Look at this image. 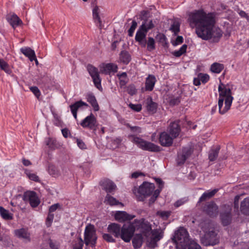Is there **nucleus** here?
Here are the masks:
<instances>
[{
    "label": "nucleus",
    "mask_w": 249,
    "mask_h": 249,
    "mask_svg": "<svg viewBox=\"0 0 249 249\" xmlns=\"http://www.w3.org/2000/svg\"><path fill=\"white\" fill-rule=\"evenodd\" d=\"M84 106L87 107L89 105L86 103L82 101H79L76 102L73 104L70 105V108L71 111H75L77 112L79 109H80Z\"/></svg>",
    "instance_id": "33"
},
{
    "label": "nucleus",
    "mask_w": 249,
    "mask_h": 249,
    "mask_svg": "<svg viewBox=\"0 0 249 249\" xmlns=\"http://www.w3.org/2000/svg\"><path fill=\"white\" fill-rule=\"evenodd\" d=\"M157 213L164 219H166L170 215V212L167 211L158 212Z\"/></svg>",
    "instance_id": "58"
},
{
    "label": "nucleus",
    "mask_w": 249,
    "mask_h": 249,
    "mask_svg": "<svg viewBox=\"0 0 249 249\" xmlns=\"http://www.w3.org/2000/svg\"><path fill=\"white\" fill-rule=\"evenodd\" d=\"M104 202L106 204L110 206L120 205L122 207L124 206L122 202H119L115 197L109 194H107L105 197Z\"/></svg>",
    "instance_id": "28"
},
{
    "label": "nucleus",
    "mask_w": 249,
    "mask_h": 249,
    "mask_svg": "<svg viewBox=\"0 0 249 249\" xmlns=\"http://www.w3.org/2000/svg\"><path fill=\"white\" fill-rule=\"evenodd\" d=\"M97 236L94 226L89 224L86 227L84 231V242L86 246H90L92 248L95 246Z\"/></svg>",
    "instance_id": "8"
},
{
    "label": "nucleus",
    "mask_w": 249,
    "mask_h": 249,
    "mask_svg": "<svg viewBox=\"0 0 249 249\" xmlns=\"http://www.w3.org/2000/svg\"><path fill=\"white\" fill-rule=\"evenodd\" d=\"M117 76L120 80V85L121 86H124L127 82V74L126 72H123L121 73H118Z\"/></svg>",
    "instance_id": "43"
},
{
    "label": "nucleus",
    "mask_w": 249,
    "mask_h": 249,
    "mask_svg": "<svg viewBox=\"0 0 249 249\" xmlns=\"http://www.w3.org/2000/svg\"><path fill=\"white\" fill-rule=\"evenodd\" d=\"M20 52L26 57H27L31 61H34L36 59V54L35 51L29 47H22L20 49Z\"/></svg>",
    "instance_id": "25"
},
{
    "label": "nucleus",
    "mask_w": 249,
    "mask_h": 249,
    "mask_svg": "<svg viewBox=\"0 0 249 249\" xmlns=\"http://www.w3.org/2000/svg\"><path fill=\"white\" fill-rule=\"evenodd\" d=\"M192 153L193 150L190 146L184 147L180 149L178 152L176 159L177 164L179 166L183 165Z\"/></svg>",
    "instance_id": "10"
},
{
    "label": "nucleus",
    "mask_w": 249,
    "mask_h": 249,
    "mask_svg": "<svg viewBox=\"0 0 249 249\" xmlns=\"http://www.w3.org/2000/svg\"><path fill=\"white\" fill-rule=\"evenodd\" d=\"M54 218V214L53 213H49L47 216L46 220V225L48 227L51 226Z\"/></svg>",
    "instance_id": "54"
},
{
    "label": "nucleus",
    "mask_w": 249,
    "mask_h": 249,
    "mask_svg": "<svg viewBox=\"0 0 249 249\" xmlns=\"http://www.w3.org/2000/svg\"><path fill=\"white\" fill-rule=\"evenodd\" d=\"M225 211L221 212L220 217L222 224L224 226L229 225L231 220V205H225L223 206Z\"/></svg>",
    "instance_id": "13"
},
{
    "label": "nucleus",
    "mask_w": 249,
    "mask_h": 249,
    "mask_svg": "<svg viewBox=\"0 0 249 249\" xmlns=\"http://www.w3.org/2000/svg\"><path fill=\"white\" fill-rule=\"evenodd\" d=\"M201 227L204 234L201 238L202 244L205 246H213L217 244L219 241L217 233L214 231V227L210 222H205L201 224Z\"/></svg>",
    "instance_id": "4"
},
{
    "label": "nucleus",
    "mask_w": 249,
    "mask_h": 249,
    "mask_svg": "<svg viewBox=\"0 0 249 249\" xmlns=\"http://www.w3.org/2000/svg\"><path fill=\"white\" fill-rule=\"evenodd\" d=\"M179 24L177 22H174L170 27V30L175 34H177L179 31Z\"/></svg>",
    "instance_id": "50"
},
{
    "label": "nucleus",
    "mask_w": 249,
    "mask_h": 249,
    "mask_svg": "<svg viewBox=\"0 0 249 249\" xmlns=\"http://www.w3.org/2000/svg\"><path fill=\"white\" fill-rule=\"evenodd\" d=\"M30 89L37 98L39 97L40 91L37 87H31L30 88Z\"/></svg>",
    "instance_id": "56"
},
{
    "label": "nucleus",
    "mask_w": 249,
    "mask_h": 249,
    "mask_svg": "<svg viewBox=\"0 0 249 249\" xmlns=\"http://www.w3.org/2000/svg\"><path fill=\"white\" fill-rule=\"evenodd\" d=\"M137 26V23L136 21L133 20L132 22V24L130 28L128 31V35L130 36H132L133 35V33Z\"/></svg>",
    "instance_id": "52"
},
{
    "label": "nucleus",
    "mask_w": 249,
    "mask_h": 249,
    "mask_svg": "<svg viewBox=\"0 0 249 249\" xmlns=\"http://www.w3.org/2000/svg\"><path fill=\"white\" fill-rule=\"evenodd\" d=\"M59 208H60V205L58 203L52 205L49 208V213H52L53 212L55 211Z\"/></svg>",
    "instance_id": "59"
},
{
    "label": "nucleus",
    "mask_w": 249,
    "mask_h": 249,
    "mask_svg": "<svg viewBox=\"0 0 249 249\" xmlns=\"http://www.w3.org/2000/svg\"><path fill=\"white\" fill-rule=\"evenodd\" d=\"M129 107L134 111L139 112L142 110V105L140 104H129Z\"/></svg>",
    "instance_id": "55"
},
{
    "label": "nucleus",
    "mask_w": 249,
    "mask_h": 249,
    "mask_svg": "<svg viewBox=\"0 0 249 249\" xmlns=\"http://www.w3.org/2000/svg\"><path fill=\"white\" fill-rule=\"evenodd\" d=\"M180 102V99L178 97L174 98L170 100V103L172 105L178 104Z\"/></svg>",
    "instance_id": "62"
},
{
    "label": "nucleus",
    "mask_w": 249,
    "mask_h": 249,
    "mask_svg": "<svg viewBox=\"0 0 249 249\" xmlns=\"http://www.w3.org/2000/svg\"><path fill=\"white\" fill-rule=\"evenodd\" d=\"M84 241L81 237H79L75 241L73 245V249H83Z\"/></svg>",
    "instance_id": "46"
},
{
    "label": "nucleus",
    "mask_w": 249,
    "mask_h": 249,
    "mask_svg": "<svg viewBox=\"0 0 249 249\" xmlns=\"http://www.w3.org/2000/svg\"><path fill=\"white\" fill-rule=\"evenodd\" d=\"M61 131H62V133L63 134V136L65 138L68 137L69 134H70V131L67 128L62 129Z\"/></svg>",
    "instance_id": "64"
},
{
    "label": "nucleus",
    "mask_w": 249,
    "mask_h": 249,
    "mask_svg": "<svg viewBox=\"0 0 249 249\" xmlns=\"http://www.w3.org/2000/svg\"><path fill=\"white\" fill-rule=\"evenodd\" d=\"M199 76V78L200 79L201 82H202V83L205 84L207 83L210 79V77L208 74L200 73L198 74Z\"/></svg>",
    "instance_id": "51"
},
{
    "label": "nucleus",
    "mask_w": 249,
    "mask_h": 249,
    "mask_svg": "<svg viewBox=\"0 0 249 249\" xmlns=\"http://www.w3.org/2000/svg\"><path fill=\"white\" fill-rule=\"evenodd\" d=\"M86 99L92 107L94 111H97L99 110V107L97 102L95 96L92 93H88L86 96Z\"/></svg>",
    "instance_id": "31"
},
{
    "label": "nucleus",
    "mask_w": 249,
    "mask_h": 249,
    "mask_svg": "<svg viewBox=\"0 0 249 249\" xmlns=\"http://www.w3.org/2000/svg\"><path fill=\"white\" fill-rule=\"evenodd\" d=\"M156 79L153 75H149L146 78L145 89L146 90L152 91L156 82Z\"/></svg>",
    "instance_id": "21"
},
{
    "label": "nucleus",
    "mask_w": 249,
    "mask_h": 249,
    "mask_svg": "<svg viewBox=\"0 0 249 249\" xmlns=\"http://www.w3.org/2000/svg\"><path fill=\"white\" fill-rule=\"evenodd\" d=\"M146 108L149 112L154 113L156 111L157 104L152 101L151 97L147 98L146 100Z\"/></svg>",
    "instance_id": "34"
},
{
    "label": "nucleus",
    "mask_w": 249,
    "mask_h": 249,
    "mask_svg": "<svg viewBox=\"0 0 249 249\" xmlns=\"http://www.w3.org/2000/svg\"><path fill=\"white\" fill-rule=\"evenodd\" d=\"M218 189H214L212 190H208L205 192L199 198L198 202L204 201L208 199L212 198L218 192Z\"/></svg>",
    "instance_id": "29"
},
{
    "label": "nucleus",
    "mask_w": 249,
    "mask_h": 249,
    "mask_svg": "<svg viewBox=\"0 0 249 249\" xmlns=\"http://www.w3.org/2000/svg\"><path fill=\"white\" fill-rule=\"evenodd\" d=\"M46 144L48 146V147L52 150L55 149L58 147L56 141L52 138H48L46 139Z\"/></svg>",
    "instance_id": "41"
},
{
    "label": "nucleus",
    "mask_w": 249,
    "mask_h": 249,
    "mask_svg": "<svg viewBox=\"0 0 249 249\" xmlns=\"http://www.w3.org/2000/svg\"><path fill=\"white\" fill-rule=\"evenodd\" d=\"M104 189L107 193H112L116 188L115 184L109 180H106L102 183Z\"/></svg>",
    "instance_id": "27"
},
{
    "label": "nucleus",
    "mask_w": 249,
    "mask_h": 249,
    "mask_svg": "<svg viewBox=\"0 0 249 249\" xmlns=\"http://www.w3.org/2000/svg\"><path fill=\"white\" fill-rule=\"evenodd\" d=\"M187 47V46L186 45H183L178 50H177L173 52V54L176 57L180 56L186 52Z\"/></svg>",
    "instance_id": "45"
},
{
    "label": "nucleus",
    "mask_w": 249,
    "mask_h": 249,
    "mask_svg": "<svg viewBox=\"0 0 249 249\" xmlns=\"http://www.w3.org/2000/svg\"><path fill=\"white\" fill-rule=\"evenodd\" d=\"M6 19L13 27H17L22 23L19 18L14 14L8 15Z\"/></svg>",
    "instance_id": "26"
},
{
    "label": "nucleus",
    "mask_w": 249,
    "mask_h": 249,
    "mask_svg": "<svg viewBox=\"0 0 249 249\" xmlns=\"http://www.w3.org/2000/svg\"><path fill=\"white\" fill-rule=\"evenodd\" d=\"M26 196L29 198L30 204L33 207H37L40 201L36 193L34 192H29L26 194Z\"/></svg>",
    "instance_id": "22"
},
{
    "label": "nucleus",
    "mask_w": 249,
    "mask_h": 249,
    "mask_svg": "<svg viewBox=\"0 0 249 249\" xmlns=\"http://www.w3.org/2000/svg\"><path fill=\"white\" fill-rule=\"evenodd\" d=\"M136 230H139L141 234L146 238L148 246L154 248L157 243L163 237V233L160 229H152L151 224L144 218L136 219L134 220Z\"/></svg>",
    "instance_id": "2"
},
{
    "label": "nucleus",
    "mask_w": 249,
    "mask_h": 249,
    "mask_svg": "<svg viewBox=\"0 0 249 249\" xmlns=\"http://www.w3.org/2000/svg\"><path fill=\"white\" fill-rule=\"evenodd\" d=\"M169 131L174 138L177 137L180 131L178 122H174L171 123L169 126Z\"/></svg>",
    "instance_id": "24"
},
{
    "label": "nucleus",
    "mask_w": 249,
    "mask_h": 249,
    "mask_svg": "<svg viewBox=\"0 0 249 249\" xmlns=\"http://www.w3.org/2000/svg\"><path fill=\"white\" fill-rule=\"evenodd\" d=\"M154 27V24L152 20H146L142 23V25L140 27L141 29L146 30V32L153 28Z\"/></svg>",
    "instance_id": "42"
},
{
    "label": "nucleus",
    "mask_w": 249,
    "mask_h": 249,
    "mask_svg": "<svg viewBox=\"0 0 249 249\" xmlns=\"http://www.w3.org/2000/svg\"><path fill=\"white\" fill-rule=\"evenodd\" d=\"M87 69L90 75L92 77L95 86L99 90L102 89L101 80L99 76L98 69L92 65H89Z\"/></svg>",
    "instance_id": "11"
},
{
    "label": "nucleus",
    "mask_w": 249,
    "mask_h": 249,
    "mask_svg": "<svg viewBox=\"0 0 249 249\" xmlns=\"http://www.w3.org/2000/svg\"><path fill=\"white\" fill-rule=\"evenodd\" d=\"M155 49V41L151 37H149L147 42V49L151 52Z\"/></svg>",
    "instance_id": "44"
},
{
    "label": "nucleus",
    "mask_w": 249,
    "mask_h": 249,
    "mask_svg": "<svg viewBox=\"0 0 249 249\" xmlns=\"http://www.w3.org/2000/svg\"><path fill=\"white\" fill-rule=\"evenodd\" d=\"M187 247H188V249H201V247L195 240H191Z\"/></svg>",
    "instance_id": "48"
},
{
    "label": "nucleus",
    "mask_w": 249,
    "mask_h": 249,
    "mask_svg": "<svg viewBox=\"0 0 249 249\" xmlns=\"http://www.w3.org/2000/svg\"><path fill=\"white\" fill-rule=\"evenodd\" d=\"M218 89L219 92L218 103L219 112L221 114H224L230 109L233 97L229 86L220 83Z\"/></svg>",
    "instance_id": "3"
},
{
    "label": "nucleus",
    "mask_w": 249,
    "mask_h": 249,
    "mask_svg": "<svg viewBox=\"0 0 249 249\" xmlns=\"http://www.w3.org/2000/svg\"><path fill=\"white\" fill-rule=\"evenodd\" d=\"M83 128H88L89 129L95 130L97 126V120L92 113L87 116L80 123Z\"/></svg>",
    "instance_id": "12"
},
{
    "label": "nucleus",
    "mask_w": 249,
    "mask_h": 249,
    "mask_svg": "<svg viewBox=\"0 0 249 249\" xmlns=\"http://www.w3.org/2000/svg\"><path fill=\"white\" fill-rule=\"evenodd\" d=\"M50 247L52 249H58L59 245L56 242H53L52 240L49 242Z\"/></svg>",
    "instance_id": "60"
},
{
    "label": "nucleus",
    "mask_w": 249,
    "mask_h": 249,
    "mask_svg": "<svg viewBox=\"0 0 249 249\" xmlns=\"http://www.w3.org/2000/svg\"><path fill=\"white\" fill-rule=\"evenodd\" d=\"M0 68L8 74H10L12 72L8 63L3 59H0Z\"/></svg>",
    "instance_id": "39"
},
{
    "label": "nucleus",
    "mask_w": 249,
    "mask_h": 249,
    "mask_svg": "<svg viewBox=\"0 0 249 249\" xmlns=\"http://www.w3.org/2000/svg\"><path fill=\"white\" fill-rule=\"evenodd\" d=\"M188 200V199L187 197L180 198L175 202L174 206L175 207L178 208L187 202Z\"/></svg>",
    "instance_id": "53"
},
{
    "label": "nucleus",
    "mask_w": 249,
    "mask_h": 249,
    "mask_svg": "<svg viewBox=\"0 0 249 249\" xmlns=\"http://www.w3.org/2000/svg\"><path fill=\"white\" fill-rule=\"evenodd\" d=\"M155 180L156 183L159 184V189L156 190L154 192L153 196L149 199L150 204L153 203L155 202L163 187V183L161 179L156 178Z\"/></svg>",
    "instance_id": "20"
},
{
    "label": "nucleus",
    "mask_w": 249,
    "mask_h": 249,
    "mask_svg": "<svg viewBox=\"0 0 249 249\" xmlns=\"http://www.w3.org/2000/svg\"><path fill=\"white\" fill-rule=\"evenodd\" d=\"M120 60L123 63L127 64L131 60V56L127 52L123 51L120 54Z\"/></svg>",
    "instance_id": "36"
},
{
    "label": "nucleus",
    "mask_w": 249,
    "mask_h": 249,
    "mask_svg": "<svg viewBox=\"0 0 249 249\" xmlns=\"http://www.w3.org/2000/svg\"><path fill=\"white\" fill-rule=\"evenodd\" d=\"M173 138L165 132H163L160 135L159 142L162 146H171L173 143Z\"/></svg>",
    "instance_id": "15"
},
{
    "label": "nucleus",
    "mask_w": 249,
    "mask_h": 249,
    "mask_svg": "<svg viewBox=\"0 0 249 249\" xmlns=\"http://www.w3.org/2000/svg\"><path fill=\"white\" fill-rule=\"evenodd\" d=\"M100 10L98 6H95L92 9V16L93 19L95 23L99 28H102V21L100 17Z\"/></svg>",
    "instance_id": "23"
},
{
    "label": "nucleus",
    "mask_w": 249,
    "mask_h": 249,
    "mask_svg": "<svg viewBox=\"0 0 249 249\" xmlns=\"http://www.w3.org/2000/svg\"><path fill=\"white\" fill-rule=\"evenodd\" d=\"M219 150V146H217L215 149L211 150L209 154V159L211 161H214L216 160Z\"/></svg>",
    "instance_id": "40"
},
{
    "label": "nucleus",
    "mask_w": 249,
    "mask_h": 249,
    "mask_svg": "<svg viewBox=\"0 0 249 249\" xmlns=\"http://www.w3.org/2000/svg\"><path fill=\"white\" fill-rule=\"evenodd\" d=\"M183 38L182 36H177L175 44V45H178V44H180L183 42Z\"/></svg>",
    "instance_id": "63"
},
{
    "label": "nucleus",
    "mask_w": 249,
    "mask_h": 249,
    "mask_svg": "<svg viewBox=\"0 0 249 249\" xmlns=\"http://www.w3.org/2000/svg\"><path fill=\"white\" fill-rule=\"evenodd\" d=\"M0 214L5 220H12L13 218V214L2 207H0Z\"/></svg>",
    "instance_id": "37"
},
{
    "label": "nucleus",
    "mask_w": 249,
    "mask_h": 249,
    "mask_svg": "<svg viewBox=\"0 0 249 249\" xmlns=\"http://www.w3.org/2000/svg\"><path fill=\"white\" fill-rule=\"evenodd\" d=\"M103 239L109 242H114L115 239L112 237V236L108 233H104L103 235Z\"/></svg>",
    "instance_id": "57"
},
{
    "label": "nucleus",
    "mask_w": 249,
    "mask_h": 249,
    "mask_svg": "<svg viewBox=\"0 0 249 249\" xmlns=\"http://www.w3.org/2000/svg\"><path fill=\"white\" fill-rule=\"evenodd\" d=\"M131 140L139 148L143 150L151 152H158L160 150V147L159 146L151 142L146 141L141 138L132 136Z\"/></svg>",
    "instance_id": "7"
},
{
    "label": "nucleus",
    "mask_w": 249,
    "mask_h": 249,
    "mask_svg": "<svg viewBox=\"0 0 249 249\" xmlns=\"http://www.w3.org/2000/svg\"><path fill=\"white\" fill-rule=\"evenodd\" d=\"M188 22L191 28H196L197 36L203 40L219 38L222 35L221 30L214 26L215 16L213 13L196 10L188 14Z\"/></svg>",
    "instance_id": "1"
},
{
    "label": "nucleus",
    "mask_w": 249,
    "mask_h": 249,
    "mask_svg": "<svg viewBox=\"0 0 249 249\" xmlns=\"http://www.w3.org/2000/svg\"><path fill=\"white\" fill-rule=\"evenodd\" d=\"M155 189L153 183L145 182L138 188H134L133 193L139 201H143L144 199L150 196Z\"/></svg>",
    "instance_id": "6"
},
{
    "label": "nucleus",
    "mask_w": 249,
    "mask_h": 249,
    "mask_svg": "<svg viewBox=\"0 0 249 249\" xmlns=\"http://www.w3.org/2000/svg\"><path fill=\"white\" fill-rule=\"evenodd\" d=\"M224 65L219 63H214L211 66V70L213 72L219 73L224 69Z\"/></svg>",
    "instance_id": "38"
},
{
    "label": "nucleus",
    "mask_w": 249,
    "mask_h": 249,
    "mask_svg": "<svg viewBox=\"0 0 249 249\" xmlns=\"http://www.w3.org/2000/svg\"><path fill=\"white\" fill-rule=\"evenodd\" d=\"M14 233L18 238L30 241V234L26 229L24 228L18 229L14 231Z\"/></svg>",
    "instance_id": "30"
},
{
    "label": "nucleus",
    "mask_w": 249,
    "mask_h": 249,
    "mask_svg": "<svg viewBox=\"0 0 249 249\" xmlns=\"http://www.w3.org/2000/svg\"><path fill=\"white\" fill-rule=\"evenodd\" d=\"M241 211L247 214L249 213V197L245 198L241 203Z\"/></svg>",
    "instance_id": "35"
},
{
    "label": "nucleus",
    "mask_w": 249,
    "mask_h": 249,
    "mask_svg": "<svg viewBox=\"0 0 249 249\" xmlns=\"http://www.w3.org/2000/svg\"><path fill=\"white\" fill-rule=\"evenodd\" d=\"M142 242L143 237L141 234H136L132 240V244L135 249L140 248Z\"/></svg>",
    "instance_id": "32"
},
{
    "label": "nucleus",
    "mask_w": 249,
    "mask_h": 249,
    "mask_svg": "<svg viewBox=\"0 0 249 249\" xmlns=\"http://www.w3.org/2000/svg\"><path fill=\"white\" fill-rule=\"evenodd\" d=\"M77 144L78 146V147L81 149H85L86 148V145L85 144L84 142L80 140L77 139Z\"/></svg>",
    "instance_id": "61"
},
{
    "label": "nucleus",
    "mask_w": 249,
    "mask_h": 249,
    "mask_svg": "<svg viewBox=\"0 0 249 249\" xmlns=\"http://www.w3.org/2000/svg\"><path fill=\"white\" fill-rule=\"evenodd\" d=\"M134 221L124 224L121 228L120 237L125 242H129L136 231Z\"/></svg>",
    "instance_id": "9"
},
{
    "label": "nucleus",
    "mask_w": 249,
    "mask_h": 249,
    "mask_svg": "<svg viewBox=\"0 0 249 249\" xmlns=\"http://www.w3.org/2000/svg\"><path fill=\"white\" fill-rule=\"evenodd\" d=\"M121 228L120 225L113 223L108 226L107 231L109 233L114 235L115 237L119 238L120 237L121 234Z\"/></svg>",
    "instance_id": "17"
},
{
    "label": "nucleus",
    "mask_w": 249,
    "mask_h": 249,
    "mask_svg": "<svg viewBox=\"0 0 249 249\" xmlns=\"http://www.w3.org/2000/svg\"><path fill=\"white\" fill-rule=\"evenodd\" d=\"M48 171L50 175L54 177H56L58 175L57 170L53 165H50L48 166Z\"/></svg>",
    "instance_id": "49"
},
{
    "label": "nucleus",
    "mask_w": 249,
    "mask_h": 249,
    "mask_svg": "<svg viewBox=\"0 0 249 249\" xmlns=\"http://www.w3.org/2000/svg\"><path fill=\"white\" fill-rule=\"evenodd\" d=\"M174 237L177 249H186L187 245L192 240L189 238L187 230L183 227H180L175 231Z\"/></svg>",
    "instance_id": "5"
},
{
    "label": "nucleus",
    "mask_w": 249,
    "mask_h": 249,
    "mask_svg": "<svg viewBox=\"0 0 249 249\" xmlns=\"http://www.w3.org/2000/svg\"><path fill=\"white\" fill-rule=\"evenodd\" d=\"M25 174L28 178L32 180L38 182L39 181V177L35 174L32 173L31 171L26 170L25 171Z\"/></svg>",
    "instance_id": "47"
},
{
    "label": "nucleus",
    "mask_w": 249,
    "mask_h": 249,
    "mask_svg": "<svg viewBox=\"0 0 249 249\" xmlns=\"http://www.w3.org/2000/svg\"><path fill=\"white\" fill-rule=\"evenodd\" d=\"M218 206L213 202L209 203L206 208V212L210 216H215L218 214Z\"/></svg>",
    "instance_id": "18"
},
{
    "label": "nucleus",
    "mask_w": 249,
    "mask_h": 249,
    "mask_svg": "<svg viewBox=\"0 0 249 249\" xmlns=\"http://www.w3.org/2000/svg\"><path fill=\"white\" fill-rule=\"evenodd\" d=\"M115 219L120 222H124V221L131 220L135 217L134 214H130L125 211H116L114 214Z\"/></svg>",
    "instance_id": "14"
},
{
    "label": "nucleus",
    "mask_w": 249,
    "mask_h": 249,
    "mask_svg": "<svg viewBox=\"0 0 249 249\" xmlns=\"http://www.w3.org/2000/svg\"><path fill=\"white\" fill-rule=\"evenodd\" d=\"M146 34L147 32L146 30L141 29L140 27L136 34L135 40L137 42H139V44L142 47H145L146 46L145 37Z\"/></svg>",
    "instance_id": "16"
},
{
    "label": "nucleus",
    "mask_w": 249,
    "mask_h": 249,
    "mask_svg": "<svg viewBox=\"0 0 249 249\" xmlns=\"http://www.w3.org/2000/svg\"><path fill=\"white\" fill-rule=\"evenodd\" d=\"M118 67L117 65L113 63H108L103 65L101 71L105 74L114 73L117 72Z\"/></svg>",
    "instance_id": "19"
}]
</instances>
